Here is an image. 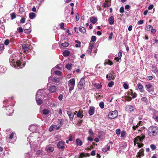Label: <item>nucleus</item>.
<instances>
[{
  "label": "nucleus",
  "instance_id": "1",
  "mask_svg": "<svg viewBox=\"0 0 158 158\" xmlns=\"http://www.w3.org/2000/svg\"><path fill=\"white\" fill-rule=\"evenodd\" d=\"M6 140L7 142L14 143L16 140V135L15 131L10 129H7L6 131Z\"/></svg>",
  "mask_w": 158,
  "mask_h": 158
},
{
  "label": "nucleus",
  "instance_id": "2",
  "mask_svg": "<svg viewBox=\"0 0 158 158\" xmlns=\"http://www.w3.org/2000/svg\"><path fill=\"white\" fill-rule=\"evenodd\" d=\"M26 60L25 57L23 58H21L19 60H18L16 62L15 64V62L14 61L12 64H10L12 66H14L15 68H17L18 67L20 68H22L26 64Z\"/></svg>",
  "mask_w": 158,
  "mask_h": 158
},
{
  "label": "nucleus",
  "instance_id": "3",
  "mask_svg": "<svg viewBox=\"0 0 158 158\" xmlns=\"http://www.w3.org/2000/svg\"><path fill=\"white\" fill-rule=\"evenodd\" d=\"M148 134L150 136H154L158 133V128L156 126L150 127L148 130Z\"/></svg>",
  "mask_w": 158,
  "mask_h": 158
},
{
  "label": "nucleus",
  "instance_id": "4",
  "mask_svg": "<svg viewBox=\"0 0 158 158\" xmlns=\"http://www.w3.org/2000/svg\"><path fill=\"white\" fill-rule=\"evenodd\" d=\"M45 90V89H39L38 90L36 94V98H40L43 99L45 98L46 95L44 92Z\"/></svg>",
  "mask_w": 158,
  "mask_h": 158
},
{
  "label": "nucleus",
  "instance_id": "5",
  "mask_svg": "<svg viewBox=\"0 0 158 158\" xmlns=\"http://www.w3.org/2000/svg\"><path fill=\"white\" fill-rule=\"evenodd\" d=\"M75 84V80L73 78L70 80L68 82V85L69 87V91L71 93L72 91L74 89Z\"/></svg>",
  "mask_w": 158,
  "mask_h": 158
},
{
  "label": "nucleus",
  "instance_id": "6",
  "mask_svg": "<svg viewBox=\"0 0 158 158\" xmlns=\"http://www.w3.org/2000/svg\"><path fill=\"white\" fill-rule=\"evenodd\" d=\"M118 111L117 110L110 112L108 114V117L110 119H114L117 117Z\"/></svg>",
  "mask_w": 158,
  "mask_h": 158
},
{
  "label": "nucleus",
  "instance_id": "7",
  "mask_svg": "<svg viewBox=\"0 0 158 158\" xmlns=\"http://www.w3.org/2000/svg\"><path fill=\"white\" fill-rule=\"evenodd\" d=\"M145 136L144 135H143L142 137L138 136L134 138V142L135 145V144H138L140 142H142L143 140L144 139Z\"/></svg>",
  "mask_w": 158,
  "mask_h": 158
},
{
  "label": "nucleus",
  "instance_id": "8",
  "mask_svg": "<svg viewBox=\"0 0 158 158\" xmlns=\"http://www.w3.org/2000/svg\"><path fill=\"white\" fill-rule=\"evenodd\" d=\"M31 25L30 23H26L24 26V32L27 34H29L31 31Z\"/></svg>",
  "mask_w": 158,
  "mask_h": 158
},
{
  "label": "nucleus",
  "instance_id": "9",
  "mask_svg": "<svg viewBox=\"0 0 158 158\" xmlns=\"http://www.w3.org/2000/svg\"><path fill=\"white\" fill-rule=\"evenodd\" d=\"M22 48L23 52L27 53H28V50H29V45L28 43L26 41L24 42L22 45Z\"/></svg>",
  "mask_w": 158,
  "mask_h": 158
},
{
  "label": "nucleus",
  "instance_id": "10",
  "mask_svg": "<svg viewBox=\"0 0 158 158\" xmlns=\"http://www.w3.org/2000/svg\"><path fill=\"white\" fill-rule=\"evenodd\" d=\"M85 79L83 78H81L78 85V87L80 89H82L84 87Z\"/></svg>",
  "mask_w": 158,
  "mask_h": 158
},
{
  "label": "nucleus",
  "instance_id": "11",
  "mask_svg": "<svg viewBox=\"0 0 158 158\" xmlns=\"http://www.w3.org/2000/svg\"><path fill=\"white\" fill-rule=\"evenodd\" d=\"M57 87L54 85H52L48 89V90L50 92L52 93H55L57 90Z\"/></svg>",
  "mask_w": 158,
  "mask_h": 158
},
{
  "label": "nucleus",
  "instance_id": "12",
  "mask_svg": "<svg viewBox=\"0 0 158 158\" xmlns=\"http://www.w3.org/2000/svg\"><path fill=\"white\" fill-rule=\"evenodd\" d=\"M65 142H64L60 141L57 144V147L60 149L62 151L64 150V144Z\"/></svg>",
  "mask_w": 158,
  "mask_h": 158
},
{
  "label": "nucleus",
  "instance_id": "13",
  "mask_svg": "<svg viewBox=\"0 0 158 158\" xmlns=\"http://www.w3.org/2000/svg\"><path fill=\"white\" fill-rule=\"evenodd\" d=\"M76 113H77V117L82 118L83 116V114L82 111L79 110L78 111H76L74 114H76Z\"/></svg>",
  "mask_w": 158,
  "mask_h": 158
},
{
  "label": "nucleus",
  "instance_id": "14",
  "mask_svg": "<svg viewBox=\"0 0 158 158\" xmlns=\"http://www.w3.org/2000/svg\"><path fill=\"white\" fill-rule=\"evenodd\" d=\"M95 108L94 106H91L90 107L88 113L90 116L93 115L95 112Z\"/></svg>",
  "mask_w": 158,
  "mask_h": 158
},
{
  "label": "nucleus",
  "instance_id": "15",
  "mask_svg": "<svg viewBox=\"0 0 158 158\" xmlns=\"http://www.w3.org/2000/svg\"><path fill=\"white\" fill-rule=\"evenodd\" d=\"M152 118L156 121L158 122V111L155 110L153 113Z\"/></svg>",
  "mask_w": 158,
  "mask_h": 158
},
{
  "label": "nucleus",
  "instance_id": "16",
  "mask_svg": "<svg viewBox=\"0 0 158 158\" xmlns=\"http://www.w3.org/2000/svg\"><path fill=\"white\" fill-rule=\"evenodd\" d=\"M125 110L127 111L132 112L134 110L133 106L131 105H128L125 108Z\"/></svg>",
  "mask_w": 158,
  "mask_h": 158
},
{
  "label": "nucleus",
  "instance_id": "17",
  "mask_svg": "<svg viewBox=\"0 0 158 158\" xmlns=\"http://www.w3.org/2000/svg\"><path fill=\"white\" fill-rule=\"evenodd\" d=\"M6 110H7L6 113L8 115H11L14 112L13 109L10 107L8 109H6Z\"/></svg>",
  "mask_w": 158,
  "mask_h": 158
},
{
  "label": "nucleus",
  "instance_id": "18",
  "mask_svg": "<svg viewBox=\"0 0 158 158\" xmlns=\"http://www.w3.org/2000/svg\"><path fill=\"white\" fill-rule=\"evenodd\" d=\"M37 129V127L35 125H32L30 126L29 129L31 131L35 132Z\"/></svg>",
  "mask_w": 158,
  "mask_h": 158
},
{
  "label": "nucleus",
  "instance_id": "19",
  "mask_svg": "<svg viewBox=\"0 0 158 158\" xmlns=\"http://www.w3.org/2000/svg\"><path fill=\"white\" fill-rule=\"evenodd\" d=\"M67 113L69 118L70 120L72 121L74 117V114L71 111H67Z\"/></svg>",
  "mask_w": 158,
  "mask_h": 158
},
{
  "label": "nucleus",
  "instance_id": "20",
  "mask_svg": "<svg viewBox=\"0 0 158 158\" xmlns=\"http://www.w3.org/2000/svg\"><path fill=\"white\" fill-rule=\"evenodd\" d=\"M113 64V62L109 59L106 60L104 63V65L105 66L106 64L111 65Z\"/></svg>",
  "mask_w": 158,
  "mask_h": 158
},
{
  "label": "nucleus",
  "instance_id": "21",
  "mask_svg": "<svg viewBox=\"0 0 158 158\" xmlns=\"http://www.w3.org/2000/svg\"><path fill=\"white\" fill-rule=\"evenodd\" d=\"M10 100H5L4 101L3 103L4 105L3 106V107H7L9 106V105L10 104Z\"/></svg>",
  "mask_w": 158,
  "mask_h": 158
},
{
  "label": "nucleus",
  "instance_id": "22",
  "mask_svg": "<svg viewBox=\"0 0 158 158\" xmlns=\"http://www.w3.org/2000/svg\"><path fill=\"white\" fill-rule=\"evenodd\" d=\"M90 22L93 24H95L97 21V18L94 17H92L90 19Z\"/></svg>",
  "mask_w": 158,
  "mask_h": 158
},
{
  "label": "nucleus",
  "instance_id": "23",
  "mask_svg": "<svg viewBox=\"0 0 158 158\" xmlns=\"http://www.w3.org/2000/svg\"><path fill=\"white\" fill-rule=\"evenodd\" d=\"M108 21L109 22V23L110 25H112L114 23V17L112 16H111L108 19Z\"/></svg>",
  "mask_w": 158,
  "mask_h": 158
},
{
  "label": "nucleus",
  "instance_id": "24",
  "mask_svg": "<svg viewBox=\"0 0 158 158\" xmlns=\"http://www.w3.org/2000/svg\"><path fill=\"white\" fill-rule=\"evenodd\" d=\"M42 99L38 97L36 98V102L38 105H41L43 103V101L42 100Z\"/></svg>",
  "mask_w": 158,
  "mask_h": 158
},
{
  "label": "nucleus",
  "instance_id": "25",
  "mask_svg": "<svg viewBox=\"0 0 158 158\" xmlns=\"http://www.w3.org/2000/svg\"><path fill=\"white\" fill-rule=\"evenodd\" d=\"M137 87L139 91L141 92H143L144 90L143 89V86L140 83L137 84Z\"/></svg>",
  "mask_w": 158,
  "mask_h": 158
},
{
  "label": "nucleus",
  "instance_id": "26",
  "mask_svg": "<svg viewBox=\"0 0 158 158\" xmlns=\"http://www.w3.org/2000/svg\"><path fill=\"white\" fill-rule=\"evenodd\" d=\"M79 30L82 33H85L86 32V30L84 27H80L79 28Z\"/></svg>",
  "mask_w": 158,
  "mask_h": 158
},
{
  "label": "nucleus",
  "instance_id": "27",
  "mask_svg": "<svg viewBox=\"0 0 158 158\" xmlns=\"http://www.w3.org/2000/svg\"><path fill=\"white\" fill-rule=\"evenodd\" d=\"M94 44H89V45L88 47V52L90 53H91L93 47H94Z\"/></svg>",
  "mask_w": 158,
  "mask_h": 158
},
{
  "label": "nucleus",
  "instance_id": "28",
  "mask_svg": "<svg viewBox=\"0 0 158 158\" xmlns=\"http://www.w3.org/2000/svg\"><path fill=\"white\" fill-rule=\"evenodd\" d=\"M70 52L69 50H65L63 53V55L64 56H67L69 55Z\"/></svg>",
  "mask_w": 158,
  "mask_h": 158
},
{
  "label": "nucleus",
  "instance_id": "29",
  "mask_svg": "<svg viewBox=\"0 0 158 158\" xmlns=\"http://www.w3.org/2000/svg\"><path fill=\"white\" fill-rule=\"evenodd\" d=\"M76 142L77 143V144L78 146H81L82 145V143L81 140L79 139H76Z\"/></svg>",
  "mask_w": 158,
  "mask_h": 158
},
{
  "label": "nucleus",
  "instance_id": "30",
  "mask_svg": "<svg viewBox=\"0 0 158 158\" xmlns=\"http://www.w3.org/2000/svg\"><path fill=\"white\" fill-rule=\"evenodd\" d=\"M35 16V14L34 13L31 12L29 14V17L31 19H33Z\"/></svg>",
  "mask_w": 158,
  "mask_h": 158
},
{
  "label": "nucleus",
  "instance_id": "31",
  "mask_svg": "<svg viewBox=\"0 0 158 158\" xmlns=\"http://www.w3.org/2000/svg\"><path fill=\"white\" fill-rule=\"evenodd\" d=\"M138 157H140L141 156H144V152L142 150H140L139 152L138 153Z\"/></svg>",
  "mask_w": 158,
  "mask_h": 158
},
{
  "label": "nucleus",
  "instance_id": "32",
  "mask_svg": "<svg viewBox=\"0 0 158 158\" xmlns=\"http://www.w3.org/2000/svg\"><path fill=\"white\" fill-rule=\"evenodd\" d=\"M106 77L107 78V79L108 80H110L112 79L113 80H114V79L115 78L112 75H110L109 76V75L107 74L106 75Z\"/></svg>",
  "mask_w": 158,
  "mask_h": 158
},
{
  "label": "nucleus",
  "instance_id": "33",
  "mask_svg": "<svg viewBox=\"0 0 158 158\" xmlns=\"http://www.w3.org/2000/svg\"><path fill=\"white\" fill-rule=\"evenodd\" d=\"M49 113V111L48 110L44 109L42 110V113L44 115H47Z\"/></svg>",
  "mask_w": 158,
  "mask_h": 158
},
{
  "label": "nucleus",
  "instance_id": "34",
  "mask_svg": "<svg viewBox=\"0 0 158 158\" xmlns=\"http://www.w3.org/2000/svg\"><path fill=\"white\" fill-rule=\"evenodd\" d=\"M69 44L67 42H65L64 43H63L61 44H60V46L62 47H68L69 45Z\"/></svg>",
  "mask_w": 158,
  "mask_h": 158
},
{
  "label": "nucleus",
  "instance_id": "35",
  "mask_svg": "<svg viewBox=\"0 0 158 158\" xmlns=\"http://www.w3.org/2000/svg\"><path fill=\"white\" fill-rule=\"evenodd\" d=\"M145 85L146 87L147 88V90L149 92H150L149 90L148 89H149L152 87V85L150 83H148L145 84Z\"/></svg>",
  "mask_w": 158,
  "mask_h": 158
},
{
  "label": "nucleus",
  "instance_id": "36",
  "mask_svg": "<svg viewBox=\"0 0 158 158\" xmlns=\"http://www.w3.org/2000/svg\"><path fill=\"white\" fill-rule=\"evenodd\" d=\"M47 152H52L54 150V148L53 147H49L47 148L46 149Z\"/></svg>",
  "mask_w": 158,
  "mask_h": 158
},
{
  "label": "nucleus",
  "instance_id": "37",
  "mask_svg": "<svg viewBox=\"0 0 158 158\" xmlns=\"http://www.w3.org/2000/svg\"><path fill=\"white\" fill-rule=\"evenodd\" d=\"M34 134V132L30 134V135L27 138V140L29 141V142L30 143V144L31 145V141L30 142V141L31 140V139H30V138L31 137V136H33V135Z\"/></svg>",
  "mask_w": 158,
  "mask_h": 158
},
{
  "label": "nucleus",
  "instance_id": "38",
  "mask_svg": "<svg viewBox=\"0 0 158 158\" xmlns=\"http://www.w3.org/2000/svg\"><path fill=\"white\" fill-rule=\"evenodd\" d=\"M127 144L126 143H123L122 145V146H121L120 148L122 150L124 149L127 147Z\"/></svg>",
  "mask_w": 158,
  "mask_h": 158
},
{
  "label": "nucleus",
  "instance_id": "39",
  "mask_svg": "<svg viewBox=\"0 0 158 158\" xmlns=\"http://www.w3.org/2000/svg\"><path fill=\"white\" fill-rule=\"evenodd\" d=\"M153 28V27L151 25H148L146 27V29L148 31H150Z\"/></svg>",
  "mask_w": 158,
  "mask_h": 158
},
{
  "label": "nucleus",
  "instance_id": "40",
  "mask_svg": "<svg viewBox=\"0 0 158 158\" xmlns=\"http://www.w3.org/2000/svg\"><path fill=\"white\" fill-rule=\"evenodd\" d=\"M72 64L71 63H69L65 66V67L67 69H71L72 67Z\"/></svg>",
  "mask_w": 158,
  "mask_h": 158
},
{
  "label": "nucleus",
  "instance_id": "41",
  "mask_svg": "<svg viewBox=\"0 0 158 158\" xmlns=\"http://www.w3.org/2000/svg\"><path fill=\"white\" fill-rule=\"evenodd\" d=\"M60 81L59 79L56 77H54L52 79V81L58 83Z\"/></svg>",
  "mask_w": 158,
  "mask_h": 158
},
{
  "label": "nucleus",
  "instance_id": "42",
  "mask_svg": "<svg viewBox=\"0 0 158 158\" xmlns=\"http://www.w3.org/2000/svg\"><path fill=\"white\" fill-rule=\"evenodd\" d=\"M114 82L113 81H110L109 82L108 84V86L109 87H112L114 85Z\"/></svg>",
  "mask_w": 158,
  "mask_h": 158
},
{
  "label": "nucleus",
  "instance_id": "43",
  "mask_svg": "<svg viewBox=\"0 0 158 158\" xmlns=\"http://www.w3.org/2000/svg\"><path fill=\"white\" fill-rule=\"evenodd\" d=\"M99 106L100 108L102 109L104 108V104L103 102H101L99 104Z\"/></svg>",
  "mask_w": 158,
  "mask_h": 158
},
{
  "label": "nucleus",
  "instance_id": "44",
  "mask_svg": "<svg viewBox=\"0 0 158 158\" xmlns=\"http://www.w3.org/2000/svg\"><path fill=\"white\" fill-rule=\"evenodd\" d=\"M55 74L59 76H61L62 73L59 71H56L54 72Z\"/></svg>",
  "mask_w": 158,
  "mask_h": 158
},
{
  "label": "nucleus",
  "instance_id": "45",
  "mask_svg": "<svg viewBox=\"0 0 158 158\" xmlns=\"http://www.w3.org/2000/svg\"><path fill=\"white\" fill-rule=\"evenodd\" d=\"M150 147L153 150H154L156 148V146L154 144H152L150 145Z\"/></svg>",
  "mask_w": 158,
  "mask_h": 158
},
{
  "label": "nucleus",
  "instance_id": "46",
  "mask_svg": "<svg viewBox=\"0 0 158 158\" xmlns=\"http://www.w3.org/2000/svg\"><path fill=\"white\" fill-rule=\"evenodd\" d=\"M58 126H60V127H61L62 125V119H59L58 120Z\"/></svg>",
  "mask_w": 158,
  "mask_h": 158
},
{
  "label": "nucleus",
  "instance_id": "47",
  "mask_svg": "<svg viewBox=\"0 0 158 158\" xmlns=\"http://www.w3.org/2000/svg\"><path fill=\"white\" fill-rule=\"evenodd\" d=\"M111 144H112L113 143L112 142H111L110 143H108L107 145L105 146L106 147L107 149V150L109 151L110 146Z\"/></svg>",
  "mask_w": 158,
  "mask_h": 158
},
{
  "label": "nucleus",
  "instance_id": "48",
  "mask_svg": "<svg viewBox=\"0 0 158 158\" xmlns=\"http://www.w3.org/2000/svg\"><path fill=\"white\" fill-rule=\"evenodd\" d=\"M4 45L3 44H0V54L1 53V52L4 49Z\"/></svg>",
  "mask_w": 158,
  "mask_h": 158
},
{
  "label": "nucleus",
  "instance_id": "49",
  "mask_svg": "<svg viewBox=\"0 0 158 158\" xmlns=\"http://www.w3.org/2000/svg\"><path fill=\"white\" fill-rule=\"evenodd\" d=\"M134 119V118L133 117H131L130 118L129 120V122L130 124H131L133 123Z\"/></svg>",
  "mask_w": 158,
  "mask_h": 158
},
{
  "label": "nucleus",
  "instance_id": "50",
  "mask_svg": "<svg viewBox=\"0 0 158 158\" xmlns=\"http://www.w3.org/2000/svg\"><path fill=\"white\" fill-rule=\"evenodd\" d=\"M96 38L95 36H92L91 38V42H94L96 40Z\"/></svg>",
  "mask_w": 158,
  "mask_h": 158
},
{
  "label": "nucleus",
  "instance_id": "51",
  "mask_svg": "<svg viewBox=\"0 0 158 158\" xmlns=\"http://www.w3.org/2000/svg\"><path fill=\"white\" fill-rule=\"evenodd\" d=\"M126 133L124 131H122L121 133V137L122 138L125 137Z\"/></svg>",
  "mask_w": 158,
  "mask_h": 158
},
{
  "label": "nucleus",
  "instance_id": "52",
  "mask_svg": "<svg viewBox=\"0 0 158 158\" xmlns=\"http://www.w3.org/2000/svg\"><path fill=\"white\" fill-rule=\"evenodd\" d=\"M86 157L85 154L83 153H81L80 154L78 158H82L84 157Z\"/></svg>",
  "mask_w": 158,
  "mask_h": 158
},
{
  "label": "nucleus",
  "instance_id": "53",
  "mask_svg": "<svg viewBox=\"0 0 158 158\" xmlns=\"http://www.w3.org/2000/svg\"><path fill=\"white\" fill-rule=\"evenodd\" d=\"M52 126L54 129H55L56 130H58L60 128V126H57L56 125H53Z\"/></svg>",
  "mask_w": 158,
  "mask_h": 158
},
{
  "label": "nucleus",
  "instance_id": "54",
  "mask_svg": "<svg viewBox=\"0 0 158 158\" xmlns=\"http://www.w3.org/2000/svg\"><path fill=\"white\" fill-rule=\"evenodd\" d=\"M79 19V15L78 13L76 14V21H78Z\"/></svg>",
  "mask_w": 158,
  "mask_h": 158
},
{
  "label": "nucleus",
  "instance_id": "55",
  "mask_svg": "<svg viewBox=\"0 0 158 158\" xmlns=\"http://www.w3.org/2000/svg\"><path fill=\"white\" fill-rule=\"evenodd\" d=\"M18 32L20 33H22L23 32V29L22 27H19L18 29Z\"/></svg>",
  "mask_w": 158,
  "mask_h": 158
},
{
  "label": "nucleus",
  "instance_id": "56",
  "mask_svg": "<svg viewBox=\"0 0 158 158\" xmlns=\"http://www.w3.org/2000/svg\"><path fill=\"white\" fill-rule=\"evenodd\" d=\"M11 19H13L15 18L16 17V15L15 13H12L11 14Z\"/></svg>",
  "mask_w": 158,
  "mask_h": 158
},
{
  "label": "nucleus",
  "instance_id": "57",
  "mask_svg": "<svg viewBox=\"0 0 158 158\" xmlns=\"http://www.w3.org/2000/svg\"><path fill=\"white\" fill-rule=\"evenodd\" d=\"M10 42V40L8 39L6 40L4 42V44L6 45H7L9 44Z\"/></svg>",
  "mask_w": 158,
  "mask_h": 158
},
{
  "label": "nucleus",
  "instance_id": "58",
  "mask_svg": "<svg viewBox=\"0 0 158 158\" xmlns=\"http://www.w3.org/2000/svg\"><path fill=\"white\" fill-rule=\"evenodd\" d=\"M118 56V57L121 59L122 56V52L121 50H120L119 52Z\"/></svg>",
  "mask_w": 158,
  "mask_h": 158
},
{
  "label": "nucleus",
  "instance_id": "59",
  "mask_svg": "<svg viewBox=\"0 0 158 158\" xmlns=\"http://www.w3.org/2000/svg\"><path fill=\"white\" fill-rule=\"evenodd\" d=\"M124 8L123 6L121 7L119 10L120 13H123L124 12Z\"/></svg>",
  "mask_w": 158,
  "mask_h": 158
},
{
  "label": "nucleus",
  "instance_id": "60",
  "mask_svg": "<svg viewBox=\"0 0 158 158\" xmlns=\"http://www.w3.org/2000/svg\"><path fill=\"white\" fill-rule=\"evenodd\" d=\"M89 133L91 135H94V133L93 131L91 129H89Z\"/></svg>",
  "mask_w": 158,
  "mask_h": 158
},
{
  "label": "nucleus",
  "instance_id": "61",
  "mask_svg": "<svg viewBox=\"0 0 158 158\" xmlns=\"http://www.w3.org/2000/svg\"><path fill=\"white\" fill-rule=\"evenodd\" d=\"M123 86L124 88L125 89H127L129 88L128 85L126 83L124 84L123 85Z\"/></svg>",
  "mask_w": 158,
  "mask_h": 158
},
{
  "label": "nucleus",
  "instance_id": "62",
  "mask_svg": "<svg viewBox=\"0 0 158 158\" xmlns=\"http://www.w3.org/2000/svg\"><path fill=\"white\" fill-rule=\"evenodd\" d=\"M113 35V32H111V33L110 34V35L109 37V40H111L112 38Z\"/></svg>",
  "mask_w": 158,
  "mask_h": 158
},
{
  "label": "nucleus",
  "instance_id": "63",
  "mask_svg": "<svg viewBox=\"0 0 158 158\" xmlns=\"http://www.w3.org/2000/svg\"><path fill=\"white\" fill-rule=\"evenodd\" d=\"M115 132L117 135H119L121 133V130L119 129H118L116 130Z\"/></svg>",
  "mask_w": 158,
  "mask_h": 158
},
{
  "label": "nucleus",
  "instance_id": "64",
  "mask_svg": "<svg viewBox=\"0 0 158 158\" xmlns=\"http://www.w3.org/2000/svg\"><path fill=\"white\" fill-rule=\"evenodd\" d=\"M63 98V95L62 94H60L58 96V98L59 100L61 101V100Z\"/></svg>",
  "mask_w": 158,
  "mask_h": 158
}]
</instances>
